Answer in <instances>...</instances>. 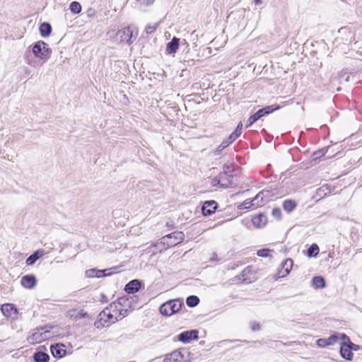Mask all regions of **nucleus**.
Returning a JSON list of instances; mask_svg holds the SVG:
<instances>
[{
    "label": "nucleus",
    "instance_id": "nucleus-46",
    "mask_svg": "<svg viewBox=\"0 0 362 362\" xmlns=\"http://www.w3.org/2000/svg\"><path fill=\"white\" fill-rule=\"evenodd\" d=\"M223 150H221V147H220V145L217 147V148L214 151V156H217L221 153V151Z\"/></svg>",
    "mask_w": 362,
    "mask_h": 362
},
{
    "label": "nucleus",
    "instance_id": "nucleus-14",
    "mask_svg": "<svg viewBox=\"0 0 362 362\" xmlns=\"http://www.w3.org/2000/svg\"><path fill=\"white\" fill-rule=\"evenodd\" d=\"M340 354L341 356L348 361H351L353 358V353L351 352V349L350 346L347 342H343L341 344L340 347Z\"/></svg>",
    "mask_w": 362,
    "mask_h": 362
},
{
    "label": "nucleus",
    "instance_id": "nucleus-16",
    "mask_svg": "<svg viewBox=\"0 0 362 362\" xmlns=\"http://www.w3.org/2000/svg\"><path fill=\"white\" fill-rule=\"evenodd\" d=\"M21 284L26 288H33L36 284V279L33 275H25L21 279Z\"/></svg>",
    "mask_w": 362,
    "mask_h": 362
},
{
    "label": "nucleus",
    "instance_id": "nucleus-35",
    "mask_svg": "<svg viewBox=\"0 0 362 362\" xmlns=\"http://www.w3.org/2000/svg\"><path fill=\"white\" fill-rule=\"evenodd\" d=\"M234 141L230 139L228 136L227 139H224L222 143L220 144V147H221V150H224L226 147H228L230 144H232Z\"/></svg>",
    "mask_w": 362,
    "mask_h": 362
},
{
    "label": "nucleus",
    "instance_id": "nucleus-9",
    "mask_svg": "<svg viewBox=\"0 0 362 362\" xmlns=\"http://www.w3.org/2000/svg\"><path fill=\"white\" fill-rule=\"evenodd\" d=\"M112 305L110 308H106L100 314V320H104L105 322L113 323L118 320L117 317L115 316L117 311L116 309L112 310Z\"/></svg>",
    "mask_w": 362,
    "mask_h": 362
},
{
    "label": "nucleus",
    "instance_id": "nucleus-23",
    "mask_svg": "<svg viewBox=\"0 0 362 362\" xmlns=\"http://www.w3.org/2000/svg\"><path fill=\"white\" fill-rule=\"evenodd\" d=\"M281 269L284 272L281 274V276H285L289 274L292 267H293V260L291 259H286L284 262H282Z\"/></svg>",
    "mask_w": 362,
    "mask_h": 362
},
{
    "label": "nucleus",
    "instance_id": "nucleus-44",
    "mask_svg": "<svg viewBox=\"0 0 362 362\" xmlns=\"http://www.w3.org/2000/svg\"><path fill=\"white\" fill-rule=\"evenodd\" d=\"M155 0H138V1L142 4L150 5L153 4Z\"/></svg>",
    "mask_w": 362,
    "mask_h": 362
},
{
    "label": "nucleus",
    "instance_id": "nucleus-40",
    "mask_svg": "<svg viewBox=\"0 0 362 362\" xmlns=\"http://www.w3.org/2000/svg\"><path fill=\"white\" fill-rule=\"evenodd\" d=\"M86 13L88 18H93L96 14V11L93 8H89Z\"/></svg>",
    "mask_w": 362,
    "mask_h": 362
},
{
    "label": "nucleus",
    "instance_id": "nucleus-42",
    "mask_svg": "<svg viewBox=\"0 0 362 362\" xmlns=\"http://www.w3.org/2000/svg\"><path fill=\"white\" fill-rule=\"evenodd\" d=\"M348 344L350 346L351 351H358L360 349V346L358 345L355 344L351 341H349Z\"/></svg>",
    "mask_w": 362,
    "mask_h": 362
},
{
    "label": "nucleus",
    "instance_id": "nucleus-11",
    "mask_svg": "<svg viewBox=\"0 0 362 362\" xmlns=\"http://www.w3.org/2000/svg\"><path fill=\"white\" fill-rule=\"evenodd\" d=\"M198 339V331L190 330L180 333L178 336V339L184 343L190 341L192 339Z\"/></svg>",
    "mask_w": 362,
    "mask_h": 362
},
{
    "label": "nucleus",
    "instance_id": "nucleus-4",
    "mask_svg": "<svg viewBox=\"0 0 362 362\" xmlns=\"http://www.w3.org/2000/svg\"><path fill=\"white\" fill-rule=\"evenodd\" d=\"M279 107H280L278 105H272L258 110L255 113H254L249 117L245 127L247 128L250 127L252 124H254L261 117L267 116L269 114L273 112L274 111L279 110Z\"/></svg>",
    "mask_w": 362,
    "mask_h": 362
},
{
    "label": "nucleus",
    "instance_id": "nucleus-7",
    "mask_svg": "<svg viewBox=\"0 0 362 362\" xmlns=\"http://www.w3.org/2000/svg\"><path fill=\"white\" fill-rule=\"evenodd\" d=\"M189 352L186 350H177L168 354L163 362H187V356Z\"/></svg>",
    "mask_w": 362,
    "mask_h": 362
},
{
    "label": "nucleus",
    "instance_id": "nucleus-49",
    "mask_svg": "<svg viewBox=\"0 0 362 362\" xmlns=\"http://www.w3.org/2000/svg\"><path fill=\"white\" fill-rule=\"evenodd\" d=\"M236 158V159H238V158H241V157H240V156H236V158Z\"/></svg>",
    "mask_w": 362,
    "mask_h": 362
},
{
    "label": "nucleus",
    "instance_id": "nucleus-34",
    "mask_svg": "<svg viewBox=\"0 0 362 362\" xmlns=\"http://www.w3.org/2000/svg\"><path fill=\"white\" fill-rule=\"evenodd\" d=\"M271 252H272V250H270L269 249H262V250H259L257 251V254L259 257H267L270 256Z\"/></svg>",
    "mask_w": 362,
    "mask_h": 362
},
{
    "label": "nucleus",
    "instance_id": "nucleus-5",
    "mask_svg": "<svg viewBox=\"0 0 362 362\" xmlns=\"http://www.w3.org/2000/svg\"><path fill=\"white\" fill-rule=\"evenodd\" d=\"M265 193H269V190H262L259 192L252 200L246 199L241 205L238 206L239 209H250L252 207L257 208L263 206L265 202L263 197Z\"/></svg>",
    "mask_w": 362,
    "mask_h": 362
},
{
    "label": "nucleus",
    "instance_id": "nucleus-18",
    "mask_svg": "<svg viewBox=\"0 0 362 362\" xmlns=\"http://www.w3.org/2000/svg\"><path fill=\"white\" fill-rule=\"evenodd\" d=\"M140 286H141L140 281L137 279H134V280H132L130 282H129L125 286L124 290L127 293H134L135 292H137L139 290Z\"/></svg>",
    "mask_w": 362,
    "mask_h": 362
},
{
    "label": "nucleus",
    "instance_id": "nucleus-27",
    "mask_svg": "<svg viewBox=\"0 0 362 362\" xmlns=\"http://www.w3.org/2000/svg\"><path fill=\"white\" fill-rule=\"evenodd\" d=\"M312 285L315 288H322L325 286V281L322 276H315L312 280Z\"/></svg>",
    "mask_w": 362,
    "mask_h": 362
},
{
    "label": "nucleus",
    "instance_id": "nucleus-24",
    "mask_svg": "<svg viewBox=\"0 0 362 362\" xmlns=\"http://www.w3.org/2000/svg\"><path fill=\"white\" fill-rule=\"evenodd\" d=\"M297 206L296 202L293 199H286L283 202L282 207L288 213L292 212Z\"/></svg>",
    "mask_w": 362,
    "mask_h": 362
},
{
    "label": "nucleus",
    "instance_id": "nucleus-29",
    "mask_svg": "<svg viewBox=\"0 0 362 362\" xmlns=\"http://www.w3.org/2000/svg\"><path fill=\"white\" fill-rule=\"evenodd\" d=\"M69 9L73 13L78 14L81 11V6L78 1H72L70 4Z\"/></svg>",
    "mask_w": 362,
    "mask_h": 362
},
{
    "label": "nucleus",
    "instance_id": "nucleus-26",
    "mask_svg": "<svg viewBox=\"0 0 362 362\" xmlns=\"http://www.w3.org/2000/svg\"><path fill=\"white\" fill-rule=\"evenodd\" d=\"M33 358L36 362H48L49 356L45 352L38 351L34 354Z\"/></svg>",
    "mask_w": 362,
    "mask_h": 362
},
{
    "label": "nucleus",
    "instance_id": "nucleus-2",
    "mask_svg": "<svg viewBox=\"0 0 362 362\" xmlns=\"http://www.w3.org/2000/svg\"><path fill=\"white\" fill-rule=\"evenodd\" d=\"M32 52L35 57L45 62L50 57L52 49L48 47L47 43L44 41L40 40L33 45Z\"/></svg>",
    "mask_w": 362,
    "mask_h": 362
},
{
    "label": "nucleus",
    "instance_id": "nucleus-37",
    "mask_svg": "<svg viewBox=\"0 0 362 362\" xmlns=\"http://www.w3.org/2000/svg\"><path fill=\"white\" fill-rule=\"evenodd\" d=\"M241 131L236 129L229 135L231 139L235 141L241 134Z\"/></svg>",
    "mask_w": 362,
    "mask_h": 362
},
{
    "label": "nucleus",
    "instance_id": "nucleus-33",
    "mask_svg": "<svg viewBox=\"0 0 362 362\" xmlns=\"http://www.w3.org/2000/svg\"><path fill=\"white\" fill-rule=\"evenodd\" d=\"M327 151V149L322 148L313 153V158H321Z\"/></svg>",
    "mask_w": 362,
    "mask_h": 362
},
{
    "label": "nucleus",
    "instance_id": "nucleus-22",
    "mask_svg": "<svg viewBox=\"0 0 362 362\" xmlns=\"http://www.w3.org/2000/svg\"><path fill=\"white\" fill-rule=\"evenodd\" d=\"M39 30L41 36L43 37H46L49 36L52 29L51 25L49 23L44 22L41 23Z\"/></svg>",
    "mask_w": 362,
    "mask_h": 362
},
{
    "label": "nucleus",
    "instance_id": "nucleus-39",
    "mask_svg": "<svg viewBox=\"0 0 362 362\" xmlns=\"http://www.w3.org/2000/svg\"><path fill=\"white\" fill-rule=\"evenodd\" d=\"M211 185L213 187H219L221 188V183L218 176L211 180Z\"/></svg>",
    "mask_w": 362,
    "mask_h": 362
},
{
    "label": "nucleus",
    "instance_id": "nucleus-12",
    "mask_svg": "<svg viewBox=\"0 0 362 362\" xmlns=\"http://www.w3.org/2000/svg\"><path fill=\"white\" fill-rule=\"evenodd\" d=\"M217 208V203L215 201H206L202 206V210L204 216H209L214 213Z\"/></svg>",
    "mask_w": 362,
    "mask_h": 362
},
{
    "label": "nucleus",
    "instance_id": "nucleus-47",
    "mask_svg": "<svg viewBox=\"0 0 362 362\" xmlns=\"http://www.w3.org/2000/svg\"><path fill=\"white\" fill-rule=\"evenodd\" d=\"M236 129H239V130H240V131L242 132V129H243V124H242V122H240L238 124V125H237V127H236Z\"/></svg>",
    "mask_w": 362,
    "mask_h": 362
},
{
    "label": "nucleus",
    "instance_id": "nucleus-15",
    "mask_svg": "<svg viewBox=\"0 0 362 362\" xmlns=\"http://www.w3.org/2000/svg\"><path fill=\"white\" fill-rule=\"evenodd\" d=\"M339 33L341 35L344 36L342 37V40L345 44H349L354 40V34L349 28H341L339 30Z\"/></svg>",
    "mask_w": 362,
    "mask_h": 362
},
{
    "label": "nucleus",
    "instance_id": "nucleus-38",
    "mask_svg": "<svg viewBox=\"0 0 362 362\" xmlns=\"http://www.w3.org/2000/svg\"><path fill=\"white\" fill-rule=\"evenodd\" d=\"M272 215L278 220L281 219V211L279 208H275L272 210Z\"/></svg>",
    "mask_w": 362,
    "mask_h": 362
},
{
    "label": "nucleus",
    "instance_id": "nucleus-45",
    "mask_svg": "<svg viewBox=\"0 0 362 362\" xmlns=\"http://www.w3.org/2000/svg\"><path fill=\"white\" fill-rule=\"evenodd\" d=\"M340 338L344 341L343 342L349 343V341H351L349 338L345 334H341Z\"/></svg>",
    "mask_w": 362,
    "mask_h": 362
},
{
    "label": "nucleus",
    "instance_id": "nucleus-19",
    "mask_svg": "<svg viewBox=\"0 0 362 362\" xmlns=\"http://www.w3.org/2000/svg\"><path fill=\"white\" fill-rule=\"evenodd\" d=\"M47 332H35L31 336L29 337L28 341L32 344L40 343L46 339L47 337L45 336Z\"/></svg>",
    "mask_w": 362,
    "mask_h": 362
},
{
    "label": "nucleus",
    "instance_id": "nucleus-43",
    "mask_svg": "<svg viewBox=\"0 0 362 362\" xmlns=\"http://www.w3.org/2000/svg\"><path fill=\"white\" fill-rule=\"evenodd\" d=\"M272 194H271L270 191H269V193H265L263 197V200L267 203L270 197H272Z\"/></svg>",
    "mask_w": 362,
    "mask_h": 362
},
{
    "label": "nucleus",
    "instance_id": "nucleus-6",
    "mask_svg": "<svg viewBox=\"0 0 362 362\" xmlns=\"http://www.w3.org/2000/svg\"><path fill=\"white\" fill-rule=\"evenodd\" d=\"M184 238L185 235L182 232L176 231L163 236L161 238V243L167 244L168 247H173L181 243Z\"/></svg>",
    "mask_w": 362,
    "mask_h": 362
},
{
    "label": "nucleus",
    "instance_id": "nucleus-20",
    "mask_svg": "<svg viewBox=\"0 0 362 362\" xmlns=\"http://www.w3.org/2000/svg\"><path fill=\"white\" fill-rule=\"evenodd\" d=\"M339 339V337L337 335H332L328 339H319L317 341V344L320 347H325L328 345H332L334 344Z\"/></svg>",
    "mask_w": 362,
    "mask_h": 362
},
{
    "label": "nucleus",
    "instance_id": "nucleus-3",
    "mask_svg": "<svg viewBox=\"0 0 362 362\" xmlns=\"http://www.w3.org/2000/svg\"><path fill=\"white\" fill-rule=\"evenodd\" d=\"M182 305V303L180 299H175L167 301L160 307V313L163 315L171 316L177 313Z\"/></svg>",
    "mask_w": 362,
    "mask_h": 362
},
{
    "label": "nucleus",
    "instance_id": "nucleus-10",
    "mask_svg": "<svg viewBox=\"0 0 362 362\" xmlns=\"http://www.w3.org/2000/svg\"><path fill=\"white\" fill-rule=\"evenodd\" d=\"M50 351L52 356L54 358H63L66 354V350L65 349V345L64 344H56L50 346Z\"/></svg>",
    "mask_w": 362,
    "mask_h": 362
},
{
    "label": "nucleus",
    "instance_id": "nucleus-30",
    "mask_svg": "<svg viewBox=\"0 0 362 362\" xmlns=\"http://www.w3.org/2000/svg\"><path fill=\"white\" fill-rule=\"evenodd\" d=\"M199 302V299L196 296H190L187 298L186 303L189 307H194Z\"/></svg>",
    "mask_w": 362,
    "mask_h": 362
},
{
    "label": "nucleus",
    "instance_id": "nucleus-41",
    "mask_svg": "<svg viewBox=\"0 0 362 362\" xmlns=\"http://www.w3.org/2000/svg\"><path fill=\"white\" fill-rule=\"evenodd\" d=\"M250 327L253 331H257L260 329V325L257 322H252L250 323Z\"/></svg>",
    "mask_w": 362,
    "mask_h": 362
},
{
    "label": "nucleus",
    "instance_id": "nucleus-36",
    "mask_svg": "<svg viewBox=\"0 0 362 362\" xmlns=\"http://www.w3.org/2000/svg\"><path fill=\"white\" fill-rule=\"evenodd\" d=\"M158 25V23H155L154 25H148L145 28V31L147 34H151L156 30Z\"/></svg>",
    "mask_w": 362,
    "mask_h": 362
},
{
    "label": "nucleus",
    "instance_id": "nucleus-1",
    "mask_svg": "<svg viewBox=\"0 0 362 362\" xmlns=\"http://www.w3.org/2000/svg\"><path fill=\"white\" fill-rule=\"evenodd\" d=\"M239 172V168L229 160L224 163L223 172L218 175L221 188L226 189L235 185L233 177H236Z\"/></svg>",
    "mask_w": 362,
    "mask_h": 362
},
{
    "label": "nucleus",
    "instance_id": "nucleus-21",
    "mask_svg": "<svg viewBox=\"0 0 362 362\" xmlns=\"http://www.w3.org/2000/svg\"><path fill=\"white\" fill-rule=\"evenodd\" d=\"M45 255V251L43 250H38L35 252L33 255L28 257L25 261L27 265L33 264L38 259L42 257Z\"/></svg>",
    "mask_w": 362,
    "mask_h": 362
},
{
    "label": "nucleus",
    "instance_id": "nucleus-28",
    "mask_svg": "<svg viewBox=\"0 0 362 362\" xmlns=\"http://www.w3.org/2000/svg\"><path fill=\"white\" fill-rule=\"evenodd\" d=\"M110 269H103V270H96V269H90L88 272H89L88 276L90 277L96 276V277H101V276H109L111 274V273H106V272L109 271Z\"/></svg>",
    "mask_w": 362,
    "mask_h": 362
},
{
    "label": "nucleus",
    "instance_id": "nucleus-25",
    "mask_svg": "<svg viewBox=\"0 0 362 362\" xmlns=\"http://www.w3.org/2000/svg\"><path fill=\"white\" fill-rule=\"evenodd\" d=\"M252 223L255 226L259 228L262 227L264 226L267 223V216L264 214H260L258 216L253 217Z\"/></svg>",
    "mask_w": 362,
    "mask_h": 362
},
{
    "label": "nucleus",
    "instance_id": "nucleus-13",
    "mask_svg": "<svg viewBox=\"0 0 362 362\" xmlns=\"http://www.w3.org/2000/svg\"><path fill=\"white\" fill-rule=\"evenodd\" d=\"M1 312L4 315L9 317H15L18 314V310L13 304L6 303L1 306Z\"/></svg>",
    "mask_w": 362,
    "mask_h": 362
},
{
    "label": "nucleus",
    "instance_id": "nucleus-17",
    "mask_svg": "<svg viewBox=\"0 0 362 362\" xmlns=\"http://www.w3.org/2000/svg\"><path fill=\"white\" fill-rule=\"evenodd\" d=\"M180 39L174 37L166 45V52L168 54H174L179 47Z\"/></svg>",
    "mask_w": 362,
    "mask_h": 362
},
{
    "label": "nucleus",
    "instance_id": "nucleus-48",
    "mask_svg": "<svg viewBox=\"0 0 362 362\" xmlns=\"http://www.w3.org/2000/svg\"><path fill=\"white\" fill-rule=\"evenodd\" d=\"M254 3L256 4V5H259V4H262V1L261 0H253Z\"/></svg>",
    "mask_w": 362,
    "mask_h": 362
},
{
    "label": "nucleus",
    "instance_id": "nucleus-8",
    "mask_svg": "<svg viewBox=\"0 0 362 362\" xmlns=\"http://www.w3.org/2000/svg\"><path fill=\"white\" fill-rule=\"evenodd\" d=\"M132 37L133 30L129 26L118 30L115 35L117 40H119L120 42H126L129 45L132 42Z\"/></svg>",
    "mask_w": 362,
    "mask_h": 362
},
{
    "label": "nucleus",
    "instance_id": "nucleus-31",
    "mask_svg": "<svg viewBox=\"0 0 362 362\" xmlns=\"http://www.w3.org/2000/svg\"><path fill=\"white\" fill-rule=\"evenodd\" d=\"M319 253V247L316 244H313L308 250V257H315Z\"/></svg>",
    "mask_w": 362,
    "mask_h": 362
},
{
    "label": "nucleus",
    "instance_id": "nucleus-32",
    "mask_svg": "<svg viewBox=\"0 0 362 362\" xmlns=\"http://www.w3.org/2000/svg\"><path fill=\"white\" fill-rule=\"evenodd\" d=\"M252 273V268L250 267H246L243 272H242V281L243 282H247V280L250 279L247 276Z\"/></svg>",
    "mask_w": 362,
    "mask_h": 362
}]
</instances>
